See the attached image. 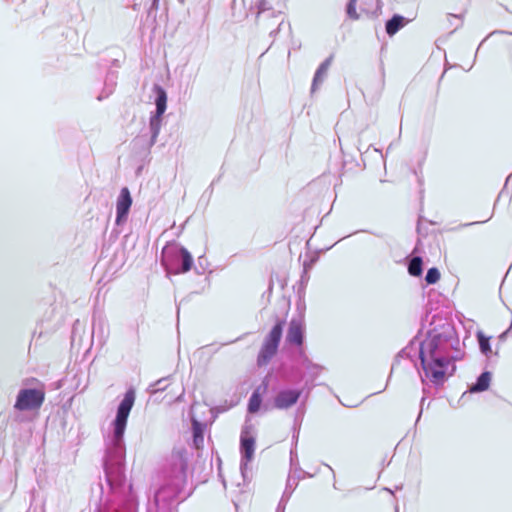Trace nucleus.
<instances>
[{
  "mask_svg": "<svg viewBox=\"0 0 512 512\" xmlns=\"http://www.w3.org/2000/svg\"><path fill=\"white\" fill-rule=\"evenodd\" d=\"M162 116L158 115V113H153L149 120V133H150V142L149 146H153L156 143L157 137L160 133V129L162 126Z\"/></svg>",
  "mask_w": 512,
  "mask_h": 512,
  "instance_id": "obj_15",
  "label": "nucleus"
},
{
  "mask_svg": "<svg viewBox=\"0 0 512 512\" xmlns=\"http://www.w3.org/2000/svg\"><path fill=\"white\" fill-rule=\"evenodd\" d=\"M161 263L167 274L186 273L191 269V254L177 243H170L162 249Z\"/></svg>",
  "mask_w": 512,
  "mask_h": 512,
  "instance_id": "obj_4",
  "label": "nucleus"
},
{
  "mask_svg": "<svg viewBox=\"0 0 512 512\" xmlns=\"http://www.w3.org/2000/svg\"><path fill=\"white\" fill-rule=\"evenodd\" d=\"M294 462H296V459H294L293 452H291V463L293 464Z\"/></svg>",
  "mask_w": 512,
  "mask_h": 512,
  "instance_id": "obj_27",
  "label": "nucleus"
},
{
  "mask_svg": "<svg viewBox=\"0 0 512 512\" xmlns=\"http://www.w3.org/2000/svg\"><path fill=\"white\" fill-rule=\"evenodd\" d=\"M304 325L301 319H292L286 336L289 344L300 346L303 341Z\"/></svg>",
  "mask_w": 512,
  "mask_h": 512,
  "instance_id": "obj_11",
  "label": "nucleus"
},
{
  "mask_svg": "<svg viewBox=\"0 0 512 512\" xmlns=\"http://www.w3.org/2000/svg\"><path fill=\"white\" fill-rule=\"evenodd\" d=\"M186 481V460L182 454L173 457L169 479L155 492L148 512H176V497Z\"/></svg>",
  "mask_w": 512,
  "mask_h": 512,
  "instance_id": "obj_3",
  "label": "nucleus"
},
{
  "mask_svg": "<svg viewBox=\"0 0 512 512\" xmlns=\"http://www.w3.org/2000/svg\"><path fill=\"white\" fill-rule=\"evenodd\" d=\"M408 271L413 276H420L422 273V259L420 257H414L411 259Z\"/></svg>",
  "mask_w": 512,
  "mask_h": 512,
  "instance_id": "obj_23",
  "label": "nucleus"
},
{
  "mask_svg": "<svg viewBox=\"0 0 512 512\" xmlns=\"http://www.w3.org/2000/svg\"><path fill=\"white\" fill-rule=\"evenodd\" d=\"M153 92L155 94L156 105V110L154 113H158V115H163L167 108V93L159 85H154Z\"/></svg>",
  "mask_w": 512,
  "mask_h": 512,
  "instance_id": "obj_14",
  "label": "nucleus"
},
{
  "mask_svg": "<svg viewBox=\"0 0 512 512\" xmlns=\"http://www.w3.org/2000/svg\"><path fill=\"white\" fill-rule=\"evenodd\" d=\"M477 338H478L479 347H480L481 352L486 357H490V355L492 354V349L489 344V338L486 337L482 332L477 333Z\"/></svg>",
  "mask_w": 512,
  "mask_h": 512,
  "instance_id": "obj_21",
  "label": "nucleus"
},
{
  "mask_svg": "<svg viewBox=\"0 0 512 512\" xmlns=\"http://www.w3.org/2000/svg\"><path fill=\"white\" fill-rule=\"evenodd\" d=\"M492 375L490 372H483L477 379L476 383L470 388V392H483L490 386Z\"/></svg>",
  "mask_w": 512,
  "mask_h": 512,
  "instance_id": "obj_18",
  "label": "nucleus"
},
{
  "mask_svg": "<svg viewBox=\"0 0 512 512\" xmlns=\"http://www.w3.org/2000/svg\"><path fill=\"white\" fill-rule=\"evenodd\" d=\"M303 390L298 388H282L273 400L274 407L277 409H288L295 405L302 395Z\"/></svg>",
  "mask_w": 512,
  "mask_h": 512,
  "instance_id": "obj_8",
  "label": "nucleus"
},
{
  "mask_svg": "<svg viewBox=\"0 0 512 512\" xmlns=\"http://www.w3.org/2000/svg\"><path fill=\"white\" fill-rule=\"evenodd\" d=\"M265 8V5H262V7H260V11H263Z\"/></svg>",
  "mask_w": 512,
  "mask_h": 512,
  "instance_id": "obj_28",
  "label": "nucleus"
},
{
  "mask_svg": "<svg viewBox=\"0 0 512 512\" xmlns=\"http://www.w3.org/2000/svg\"><path fill=\"white\" fill-rule=\"evenodd\" d=\"M332 62V57L327 58L324 62L320 64L316 73L314 75L313 83H312V91H315L317 87L322 84L327 76V72Z\"/></svg>",
  "mask_w": 512,
  "mask_h": 512,
  "instance_id": "obj_16",
  "label": "nucleus"
},
{
  "mask_svg": "<svg viewBox=\"0 0 512 512\" xmlns=\"http://www.w3.org/2000/svg\"><path fill=\"white\" fill-rule=\"evenodd\" d=\"M359 4V7L362 12L366 14L376 13L379 9V1L378 0H349L347 5V15L351 19H358L359 15L356 12V6Z\"/></svg>",
  "mask_w": 512,
  "mask_h": 512,
  "instance_id": "obj_10",
  "label": "nucleus"
},
{
  "mask_svg": "<svg viewBox=\"0 0 512 512\" xmlns=\"http://www.w3.org/2000/svg\"><path fill=\"white\" fill-rule=\"evenodd\" d=\"M203 407L204 406L199 403H194L190 409V417L193 426L194 444L197 448L200 446V444L203 443V431L205 425L197 419L196 412Z\"/></svg>",
  "mask_w": 512,
  "mask_h": 512,
  "instance_id": "obj_12",
  "label": "nucleus"
},
{
  "mask_svg": "<svg viewBox=\"0 0 512 512\" xmlns=\"http://www.w3.org/2000/svg\"><path fill=\"white\" fill-rule=\"evenodd\" d=\"M267 383H263V385H260L255 389V391L252 393L249 403H248V411L249 413H256L259 411L262 403V395L267 390Z\"/></svg>",
  "mask_w": 512,
  "mask_h": 512,
  "instance_id": "obj_13",
  "label": "nucleus"
},
{
  "mask_svg": "<svg viewBox=\"0 0 512 512\" xmlns=\"http://www.w3.org/2000/svg\"><path fill=\"white\" fill-rule=\"evenodd\" d=\"M282 335V324L277 323L267 335L258 355V364L266 365L275 355Z\"/></svg>",
  "mask_w": 512,
  "mask_h": 512,
  "instance_id": "obj_7",
  "label": "nucleus"
},
{
  "mask_svg": "<svg viewBox=\"0 0 512 512\" xmlns=\"http://www.w3.org/2000/svg\"><path fill=\"white\" fill-rule=\"evenodd\" d=\"M117 76L114 72H109L105 78V84L102 92L98 95V100H103L109 97L116 87Z\"/></svg>",
  "mask_w": 512,
  "mask_h": 512,
  "instance_id": "obj_17",
  "label": "nucleus"
},
{
  "mask_svg": "<svg viewBox=\"0 0 512 512\" xmlns=\"http://www.w3.org/2000/svg\"><path fill=\"white\" fill-rule=\"evenodd\" d=\"M301 365L306 369L311 380L317 378L325 369L319 364L312 363L307 357H303Z\"/></svg>",
  "mask_w": 512,
  "mask_h": 512,
  "instance_id": "obj_19",
  "label": "nucleus"
},
{
  "mask_svg": "<svg viewBox=\"0 0 512 512\" xmlns=\"http://www.w3.org/2000/svg\"><path fill=\"white\" fill-rule=\"evenodd\" d=\"M511 329H512V324L506 331H504L502 334H500L499 339L501 341H504L507 338V335L511 331Z\"/></svg>",
  "mask_w": 512,
  "mask_h": 512,
  "instance_id": "obj_25",
  "label": "nucleus"
},
{
  "mask_svg": "<svg viewBox=\"0 0 512 512\" xmlns=\"http://www.w3.org/2000/svg\"><path fill=\"white\" fill-rule=\"evenodd\" d=\"M169 385H170V378L165 377V378H161V379L157 380L156 382H154L153 384H151L149 386L148 390L151 394H156L159 391L165 390Z\"/></svg>",
  "mask_w": 512,
  "mask_h": 512,
  "instance_id": "obj_22",
  "label": "nucleus"
},
{
  "mask_svg": "<svg viewBox=\"0 0 512 512\" xmlns=\"http://www.w3.org/2000/svg\"><path fill=\"white\" fill-rule=\"evenodd\" d=\"M135 398L134 390H128L117 407L114 419L103 429L106 484L101 485L99 512H137V498L124 472V434Z\"/></svg>",
  "mask_w": 512,
  "mask_h": 512,
  "instance_id": "obj_1",
  "label": "nucleus"
},
{
  "mask_svg": "<svg viewBox=\"0 0 512 512\" xmlns=\"http://www.w3.org/2000/svg\"><path fill=\"white\" fill-rule=\"evenodd\" d=\"M44 391L38 388H24L18 392L14 408L19 411L39 409L44 401Z\"/></svg>",
  "mask_w": 512,
  "mask_h": 512,
  "instance_id": "obj_6",
  "label": "nucleus"
},
{
  "mask_svg": "<svg viewBox=\"0 0 512 512\" xmlns=\"http://www.w3.org/2000/svg\"><path fill=\"white\" fill-rule=\"evenodd\" d=\"M294 462H296V459H294L293 452H291V463L293 464Z\"/></svg>",
  "mask_w": 512,
  "mask_h": 512,
  "instance_id": "obj_26",
  "label": "nucleus"
},
{
  "mask_svg": "<svg viewBox=\"0 0 512 512\" xmlns=\"http://www.w3.org/2000/svg\"><path fill=\"white\" fill-rule=\"evenodd\" d=\"M405 24L404 17L400 15H395L386 23V32L389 35H394L397 33Z\"/></svg>",
  "mask_w": 512,
  "mask_h": 512,
  "instance_id": "obj_20",
  "label": "nucleus"
},
{
  "mask_svg": "<svg viewBox=\"0 0 512 512\" xmlns=\"http://www.w3.org/2000/svg\"><path fill=\"white\" fill-rule=\"evenodd\" d=\"M132 205V197L129 189L124 187L121 189L116 200V219L117 225H122L127 221L128 214Z\"/></svg>",
  "mask_w": 512,
  "mask_h": 512,
  "instance_id": "obj_9",
  "label": "nucleus"
},
{
  "mask_svg": "<svg viewBox=\"0 0 512 512\" xmlns=\"http://www.w3.org/2000/svg\"><path fill=\"white\" fill-rule=\"evenodd\" d=\"M265 8V5H262V7H260V11H263Z\"/></svg>",
  "mask_w": 512,
  "mask_h": 512,
  "instance_id": "obj_29",
  "label": "nucleus"
},
{
  "mask_svg": "<svg viewBox=\"0 0 512 512\" xmlns=\"http://www.w3.org/2000/svg\"><path fill=\"white\" fill-rule=\"evenodd\" d=\"M256 435L257 432L254 425L249 424L248 421H246V424L244 425L240 436V470L244 478L247 477V473L249 471V463L254 458Z\"/></svg>",
  "mask_w": 512,
  "mask_h": 512,
  "instance_id": "obj_5",
  "label": "nucleus"
},
{
  "mask_svg": "<svg viewBox=\"0 0 512 512\" xmlns=\"http://www.w3.org/2000/svg\"><path fill=\"white\" fill-rule=\"evenodd\" d=\"M459 339L455 336L452 325L441 317L433 316L429 328L411 341V347L419 350L422 372L420 377L426 381L439 385L445 382L455 370L454 352L458 350Z\"/></svg>",
  "mask_w": 512,
  "mask_h": 512,
  "instance_id": "obj_2",
  "label": "nucleus"
},
{
  "mask_svg": "<svg viewBox=\"0 0 512 512\" xmlns=\"http://www.w3.org/2000/svg\"><path fill=\"white\" fill-rule=\"evenodd\" d=\"M440 279V272L436 268H430L427 271L425 280L428 284H434Z\"/></svg>",
  "mask_w": 512,
  "mask_h": 512,
  "instance_id": "obj_24",
  "label": "nucleus"
}]
</instances>
